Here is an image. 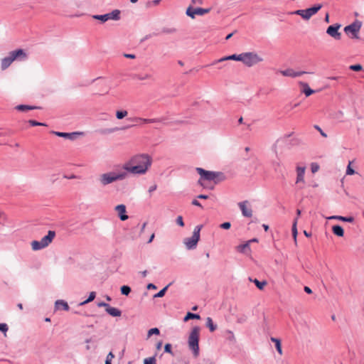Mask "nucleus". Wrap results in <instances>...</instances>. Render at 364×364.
Listing matches in <instances>:
<instances>
[{
    "mask_svg": "<svg viewBox=\"0 0 364 364\" xmlns=\"http://www.w3.org/2000/svg\"><path fill=\"white\" fill-rule=\"evenodd\" d=\"M152 164L151 157L145 154H137L132 156L123 165V169L126 172L133 174H145L150 168Z\"/></svg>",
    "mask_w": 364,
    "mask_h": 364,
    "instance_id": "f257e3e1",
    "label": "nucleus"
},
{
    "mask_svg": "<svg viewBox=\"0 0 364 364\" xmlns=\"http://www.w3.org/2000/svg\"><path fill=\"white\" fill-rule=\"evenodd\" d=\"M127 176V173L126 171L119 173L110 171L100 175L97 180L101 186H105L115 181L123 180Z\"/></svg>",
    "mask_w": 364,
    "mask_h": 364,
    "instance_id": "f03ea898",
    "label": "nucleus"
},
{
    "mask_svg": "<svg viewBox=\"0 0 364 364\" xmlns=\"http://www.w3.org/2000/svg\"><path fill=\"white\" fill-rule=\"evenodd\" d=\"M26 58V54L22 49H18L16 50H13L10 52L8 56L1 59V68L3 70L8 68L11 63L18 58L25 59Z\"/></svg>",
    "mask_w": 364,
    "mask_h": 364,
    "instance_id": "7ed1b4c3",
    "label": "nucleus"
},
{
    "mask_svg": "<svg viewBox=\"0 0 364 364\" xmlns=\"http://www.w3.org/2000/svg\"><path fill=\"white\" fill-rule=\"evenodd\" d=\"M199 335L200 328L198 326H195L193 328L188 337V346L196 357L199 355Z\"/></svg>",
    "mask_w": 364,
    "mask_h": 364,
    "instance_id": "20e7f679",
    "label": "nucleus"
},
{
    "mask_svg": "<svg viewBox=\"0 0 364 364\" xmlns=\"http://www.w3.org/2000/svg\"><path fill=\"white\" fill-rule=\"evenodd\" d=\"M55 236V232L49 230L48 234L44 236L41 240H33L31 242L32 249L35 251L43 249L49 245Z\"/></svg>",
    "mask_w": 364,
    "mask_h": 364,
    "instance_id": "39448f33",
    "label": "nucleus"
},
{
    "mask_svg": "<svg viewBox=\"0 0 364 364\" xmlns=\"http://www.w3.org/2000/svg\"><path fill=\"white\" fill-rule=\"evenodd\" d=\"M263 61V58L255 52H246L242 53L241 62L247 67H252Z\"/></svg>",
    "mask_w": 364,
    "mask_h": 364,
    "instance_id": "423d86ee",
    "label": "nucleus"
},
{
    "mask_svg": "<svg viewBox=\"0 0 364 364\" xmlns=\"http://www.w3.org/2000/svg\"><path fill=\"white\" fill-rule=\"evenodd\" d=\"M321 4H316L314 6L306 9H299L291 12V14L300 16L304 21H309L313 16H314L321 9Z\"/></svg>",
    "mask_w": 364,
    "mask_h": 364,
    "instance_id": "0eeeda50",
    "label": "nucleus"
},
{
    "mask_svg": "<svg viewBox=\"0 0 364 364\" xmlns=\"http://www.w3.org/2000/svg\"><path fill=\"white\" fill-rule=\"evenodd\" d=\"M196 171L200 176V178L198 181V183L203 187H205V186L203 183V181H215L216 178H218L220 176L222 175V173H220L205 171L202 168H196Z\"/></svg>",
    "mask_w": 364,
    "mask_h": 364,
    "instance_id": "6e6552de",
    "label": "nucleus"
},
{
    "mask_svg": "<svg viewBox=\"0 0 364 364\" xmlns=\"http://www.w3.org/2000/svg\"><path fill=\"white\" fill-rule=\"evenodd\" d=\"M200 229H194L191 236L183 239V244L187 250H193L196 247L200 239Z\"/></svg>",
    "mask_w": 364,
    "mask_h": 364,
    "instance_id": "1a4fd4ad",
    "label": "nucleus"
},
{
    "mask_svg": "<svg viewBox=\"0 0 364 364\" xmlns=\"http://www.w3.org/2000/svg\"><path fill=\"white\" fill-rule=\"evenodd\" d=\"M361 22L356 21L344 28L345 33L351 38L359 39V32L361 28Z\"/></svg>",
    "mask_w": 364,
    "mask_h": 364,
    "instance_id": "9d476101",
    "label": "nucleus"
},
{
    "mask_svg": "<svg viewBox=\"0 0 364 364\" xmlns=\"http://www.w3.org/2000/svg\"><path fill=\"white\" fill-rule=\"evenodd\" d=\"M120 11L118 9L113 10L112 12L103 15H94L92 17L95 19L101 21L105 23L109 20L118 21L120 19Z\"/></svg>",
    "mask_w": 364,
    "mask_h": 364,
    "instance_id": "9b49d317",
    "label": "nucleus"
},
{
    "mask_svg": "<svg viewBox=\"0 0 364 364\" xmlns=\"http://www.w3.org/2000/svg\"><path fill=\"white\" fill-rule=\"evenodd\" d=\"M210 9H203V8H196L193 9L192 6H189L186 11V14L188 16L191 17L192 19L196 18V16H203L205 14H208L210 11Z\"/></svg>",
    "mask_w": 364,
    "mask_h": 364,
    "instance_id": "f8f14e48",
    "label": "nucleus"
},
{
    "mask_svg": "<svg viewBox=\"0 0 364 364\" xmlns=\"http://www.w3.org/2000/svg\"><path fill=\"white\" fill-rule=\"evenodd\" d=\"M239 208L245 217L250 218L252 215V209L250 203L247 201L239 203Z\"/></svg>",
    "mask_w": 364,
    "mask_h": 364,
    "instance_id": "ddd939ff",
    "label": "nucleus"
},
{
    "mask_svg": "<svg viewBox=\"0 0 364 364\" xmlns=\"http://www.w3.org/2000/svg\"><path fill=\"white\" fill-rule=\"evenodd\" d=\"M341 28L340 24H334L328 27L326 33L336 40H340L341 38V33L338 31Z\"/></svg>",
    "mask_w": 364,
    "mask_h": 364,
    "instance_id": "4468645a",
    "label": "nucleus"
},
{
    "mask_svg": "<svg viewBox=\"0 0 364 364\" xmlns=\"http://www.w3.org/2000/svg\"><path fill=\"white\" fill-rule=\"evenodd\" d=\"M279 72L283 76L291 77H299L305 73H307L304 71H296L292 68H287L284 70H280Z\"/></svg>",
    "mask_w": 364,
    "mask_h": 364,
    "instance_id": "2eb2a0df",
    "label": "nucleus"
},
{
    "mask_svg": "<svg viewBox=\"0 0 364 364\" xmlns=\"http://www.w3.org/2000/svg\"><path fill=\"white\" fill-rule=\"evenodd\" d=\"M306 167L303 166H297L296 168V183H304V174H305Z\"/></svg>",
    "mask_w": 364,
    "mask_h": 364,
    "instance_id": "dca6fc26",
    "label": "nucleus"
},
{
    "mask_svg": "<svg viewBox=\"0 0 364 364\" xmlns=\"http://www.w3.org/2000/svg\"><path fill=\"white\" fill-rule=\"evenodd\" d=\"M241 58H242V53H240L239 55L233 54V55H231L223 57V58H220L219 60H215L214 63H213V65H215V64H216L218 63L223 62V61H225V60H237V61H240L241 62Z\"/></svg>",
    "mask_w": 364,
    "mask_h": 364,
    "instance_id": "f3484780",
    "label": "nucleus"
},
{
    "mask_svg": "<svg viewBox=\"0 0 364 364\" xmlns=\"http://www.w3.org/2000/svg\"><path fill=\"white\" fill-rule=\"evenodd\" d=\"M115 210L122 220H125L128 218V216L126 215V207L124 205H117Z\"/></svg>",
    "mask_w": 364,
    "mask_h": 364,
    "instance_id": "a211bd4d",
    "label": "nucleus"
},
{
    "mask_svg": "<svg viewBox=\"0 0 364 364\" xmlns=\"http://www.w3.org/2000/svg\"><path fill=\"white\" fill-rule=\"evenodd\" d=\"M250 242L247 241L245 243L237 246L236 249L239 252H241L243 254H249L250 252Z\"/></svg>",
    "mask_w": 364,
    "mask_h": 364,
    "instance_id": "6ab92c4d",
    "label": "nucleus"
},
{
    "mask_svg": "<svg viewBox=\"0 0 364 364\" xmlns=\"http://www.w3.org/2000/svg\"><path fill=\"white\" fill-rule=\"evenodd\" d=\"M299 85L302 87V92L305 94L306 97H309L311 95L315 93V90L311 89L306 82H300Z\"/></svg>",
    "mask_w": 364,
    "mask_h": 364,
    "instance_id": "aec40b11",
    "label": "nucleus"
},
{
    "mask_svg": "<svg viewBox=\"0 0 364 364\" xmlns=\"http://www.w3.org/2000/svg\"><path fill=\"white\" fill-rule=\"evenodd\" d=\"M10 225L11 223L8 215L4 212H0V225L8 226Z\"/></svg>",
    "mask_w": 364,
    "mask_h": 364,
    "instance_id": "412c9836",
    "label": "nucleus"
},
{
    "mask_svg": "<svg viewBox=\"0 0 364 364\" xmlns=\"http://www.w3.org/2000/svg\"><path fill=\"white\" fill-rule=\"evenodd\" d=\"M51 133L58 136L64 137V138L69 139L71 140L75 139V136L76 134V133H65V132H54V131L52 132Z\"/></svg>",
    "mask_w": 364,
    "mask_h": 364,
    "instance_id": "4be33fe9",
    "label": "nucleus"
},
{
    "mask_svg": "<svg viewBox=\"0 0 364 364\" xmlns=\"http://www.w3.org/2000/svg\"><path fill=\"white\" fill-rule=\"evenodd\" d=\"M105 310L108 314L114 317L120 316L122 315V311L119 309L112 307L110 305L109 308L106 309Z\"/></svg>",
    "mask_w": 364,
    "mask_h": 364,
    "instance_id": "5701e85b",
    "label": "nucleus"
},
{
    "mask_svg": "<svg viewBox=\"0 0 364 364\" xmlns=\"http://www.w3.org/2000/svg\"><path fill=\"white\" fill-rule=\"evenodd\" d=\"M55 305L57 309H60V308H62L65 311L69 310V306L68 303L63 300H57L55 301Z\"/></svg>",
    "mask_w": 364,
    "mask_h": 364,
    "instance_id": "b1692460",
    "label": "nucleus"
},
{
    "mask_svg": "<svg viewBox=\"0 0 364 364\" xmlns=\"http://www.w3.org/2000/svg\"><path fill=\"white\" fill-rule=\"evenodd\" d=\"M132 121L141 123H156L159 122L158 119H144L140 117L134 118Z\"/></svg>",
    "mask_w": 364,
    "mask_h": 364,
    "instance_id": "393cba45",
    "label": "nucleus"
},
{
    "mask_svg": "<svg viewBox=\"0 0 364 364\" xmlns=\"http://www.w3.org/2000/svg\"><path fill=\"white\" fill-rule=\"evenodd\" d=\"M224 336L228 341L232 343H235L236 341L234 333L230 330H225L224 331Z\"/></svg>",
    "mask_w": 364,
    "mask_h": 364,
    "instance_id": "a878e982",
    "label": "nucleus"
},
{
    "mask_svg": "<svg viewBox=\"0 0 364 364\" xmlns=\"http://www.w3.org/2000/svg\"><path fill=\"white\" fill-rule=\"evenodd\" d=\"M206 326L211 332L215 331L217 328V326L213 323V321L210 317L207 318Z\"/></svg>",
    "mask_w": 364,
    "mask_h": 364,
    "instance_id": "bb28decb",
    "label": "nucleus"
},
{
    "mask_svg": "<svg viewBox=\"0 0 364 364\" xmlns=\"http://www.w3.org/2000/svg\"><path fill=\"white\" fill-rule=\"evenodd\" d=\"M271 341L275 343V347H276L277 352L280 355H282V345H281L280 340L272 337V338H271Z\"/></svg>",
    "mask_w": 364,
    "mask_h": 364,
    "instance_id": "cd10ccee",
    "label": "nucleus"
},
{
    "mask_svg": "<svg viewBox=\"0 0 364 364\" xmlns=\"http://www.w3.org/2000/svg\"><path fill=\"white\" fill-rule=\"evenodd\" d=\"M36 108V107H32V106L25 105H17L16 107V109L21 112H26L28 110L34 109Z\"/></svg>",
    "mask_w": 364,
    "mask_h": 364,
    "instance_id": "c85d7f7f",
    "label": "nucleus"
},
{
    "mask_svg": "<svg viewBox=\"0 0 364 364\" xmlns=\"http://www.w3.org/2000/svg\"><path fill=\"white\" fill-rule=\"evenodd\" d=\"M328 220H340L342 221L353 222L354 218L353 217L332 216L328 218Z\"/></svg>",
    "mask_w": 364,
    "mask_h": 364,
    "instance_id": "c756f323",
    "label": "nucleus"
},
{
    "mask_svg": "<svg viewBox=\"0 0 364 364\" xmlns=\"http://www.w3.org/2000/svg\"><path fill=\"white\" fill-rule=\"evenodd\" d=\"M95 296H96V293L95 291L90 292L87 299H86L84 301H82L81 303H80L79 305L80 306H83V305H85V304H87V303H89V302H90L92 301H93L95 299Z\"/></svg>",
    "mask_w": 364,
    "mask_h": 364,
    "instance_id": "7c9ffc66",
    "label": "nucleus"
},
{
    "mask_svg": "<svg viewBox=\"0 0 364 364\" xmlns=\"http://www.w3.org/2000/svg\"><path fill=\"white\" fill-rule=\"evenodd\" d=\"M253 282L255 284V285L257 286V287L260 290H262L264 289V287H265V285L267 284L266 281L260 282L257 279H255Z\"/></svg>",
    "mask_w": 364,
    "mask_h": 364,
    "instance_id": "2f4dec72",
    "label": "nucleus"
},
{
    "mask_svg": "<svg viewBox=\"0 0 364 364\" xmlns=\"http://www.w3.org/2000/svg\"><path fill=\"white\" fill-rule=\"evenodd\" d=\"M170 284H168L167 286H166L164 288H163L161 290H160L157 294H154V298H159V297H163L166 293V291H167L168 287H169Z\"/></svg>",
    "mask_w": 364,
    "mask_h": 364,
    "instance_id": "473e14b6",
    "label": "nucleus"
},
{
    "mask_svg": "<svg viewBox=\"0 0 364 364\" xmlns=\"http://www.w3.org/2000/svg\"><path fill=\"white\" fill-rule=\"evenodd\" d=\"M160 333V331L158 328H153L148 331L147 332V338H150L152 335H159Z\"/></svg>",
    "mask_w": 364,
    "mask_h": 364,
    "instance_id": "72a5a7b5",
    "label": "nucleus"
},
{
    "mask_svg": "<svg viewBox=\"0 0 364 364\" xmlns=\"http://www.w3.org/2000/svg\"><path fill=\"white\" fill-rule=\"evenodd\" d=\"M121 293L123 295L128 296L131 292V288L129 286L124 285L120 289Z\"/></svg>",
    "mask_w": 364,
    "mask_h": 364,
    "instance_id": "f704fd0d",
    "label": "nucleus"
},
{
    "mask_svg": "<svg viewBox=\"0 0 364 364\" xmlns=\"http://www.w3.org/2000/svg\"><path fill=\"white\" fill-rule=\"evenodd\" d=\"M190 318L199 319L200 318V316L198 314H193V313L188 312L186 314V316H185L184 321H186L187 320H188Z\"/></svg>",
    "mask_w": 364,
    "mask_h": 364,
    "instance_id": "c9c22d12",
    "label": "nucleus"
},
{
    "mask_svg": "<svg viewBox=\"0 0 364 364\" xmlns=\"http://www.w3.org/2000/svg\"><path fill=\"white\" fill-rule=\"evenodd\" d=\"M128 112L126 110L124 111H117L116 112V117L118 119H123L126 116H127Z\"/></svg>",
    "mask_w": 364,
    "mask_h": 364,
    "instance_id": "e433bc0d",
    "label": "nucleus"
},
{
    "mask_svg": "<svg viewBox=\"0 0 364 364\" xmlns=\"http://www.w3.org/2000/svg\"><path fill=\"white\" fill-rule=\"evenodd\" d=\"M144 364H156V358L155 355L152 357H149L148 358H145L144 360Z\"/></svg>",
    "mask_w": 364,
    "mask_h": 364,
    "instance_id": "4c0bfd02",
    "label": "nucleus"
},
{
    "mask_svg": "<svg viewBox=\"0 0 364 364\" xmlns=\"http://www.w3.org/2000/svg\"><path fill=\"white\" fill-rule=\"evenodd\" d=\"M349 68H350V70H353V71H360V70H362L363 67L360 64H356V65H350L349 67Z\"/></svg>",
    "mask_w": 364,
    "mask_h": 364,
    "instance_id": "58836bf2",
    "label": "nucleus"
},
{
    "mask_svg": "<svg viewBox=\"0 0 364 364\" xmlns=\"http://www.w3.org/2000/svg\"><path fill=\"white\" fill-rule=\"evenodd\" d=\"M9 330L8 325L6 323H0V331L4 333V336H6V332Z\"/></svg>",
    "mask_w": 364,
    "mask_h": 364,
    "instance_id": "ea45409f",
    "label": "nucleus"
},
{
    "mask_svg": "<svg viewBox=\"0 0 364 364\" xmlns=\"http://www.w3.org/2000/svg\"><path fill=\"white\" fill-rule=\"evenodd\" d=\"M28 123L31 125V126H46L45 124L43 123H41V122H38L37 121H35V120H33V119H30L28 120Z\"/></svg>",
    "mask_w": 364,
    "mask_h": 364,
    "instance_id": "a19ab883",
    "label": "nucleus"
},
{
    "mask_svg": "<svg viewBox=\"0 0 364 364\" xmlns=\"http://www.w3.org/2000/svg\"><path fill=\"white\" fill-rule=\"evenodd\" d=\"M355 173V171L351 168V162L350 161L347 170H346V174L347 175H353Z\"/></svg>",
    "mask_w": 364,
    "mask_h": 364,
    "instance_id": "79ce46f5",
    "label": "nucleus"
},
{
    "mask_svg": "<svg viewBox=\"0 0 364 364\" xmlns=\"http://www.w3.org/2000/svg\"><path fill=\"white\" fill-rule=\"evenodd\" d=\"M176 222V225L178 226L182 227L184 225L183 217L181 215L177 217Z\"/></svg>",
    "mask_w": 364,
    "mask_h": 364,
    "instance_id": "37998d69",
    "label": "nucleus"
},
{
    "mask_svg": "<svg viewBox=\"0 0 364 364\" xmlns=\"http://www.w3.org/2000/svg\"><path fill=\"white\" fill-rule=\"evenodd\" d=\"M164 351L166 353H168L171 355H173V352L171 350V345L170 343H166L164 346Z\"/></svg>",
    "mask_w": 364,
    "mask_h": 364,
    "instance_id": "c03bdc74",
    "label": "nucleus"
},
{
    "mask_svg": "<svg viewBox=\"0 0 364 364\" xmlns=\"http://www.w3.org/2000/svg\"><path fill=\"white\" fill-rule=\"evenodd\" d=\"M311 169L312 173H316L318 171L319 166L317 164L313 163L311 165Z\"/></svg>",
    "mask_w": 364,
    "mask_h": 364,
    "instance_id": "a18cd8bd",
    "label": "nucleus"
},
{
    "mask_svg": "<svg viewBox=\"0 0 364 364\" xmlns=\"http://www.w3.org/2000/svg\"><path fill=\"white\" fill-rule=\"evenodd\" d=\"M334 234H336L338 236H343V230L344 229H332Z\"/></svg>",
    "mask_w": 364,
    "mask_h": 364,
    "instance_id": "49530a36",
    "label": "nucleus"
},
{
    "mask_svg": "<svg viewBox=\"0 0 364 364\" xmlns=\"http://www.w3.org/2000/svg\"><path fill=\"white\" fill-rule=\"evenodd\" d=\"M157 188L156 184H153L149 188L148 192L151 195L152 192L155 191Z\"/></svg>",
    "mask_w": 364,
    "mask_h": 364,
    "instance_id": "de8ad7c7",
    "label": "nucleus"
},
{
    "mask_svg": "<svg viewBox=\"0 0 364 364\" xmlns=\"http://www.w3.org/2000/svg\"><path fill=\"white\" fill-rule=\"evenodd\" d=\"M292 230V235L294 237L295 243H296V235L298 233V229H291Z\"/></svg>",
    "mask_w": 364,
    "mask_h": 364,
    "instance_id": "09e8293b",
    "label": "nucleus"
},
{
    "mask_svg": "<svg viewBox=\"0 0 364 364\" xmlns=\"http://www.w3.org/2000/svg\"><path fill=\"white\" fill-rule=\"evenodd\" d=\"M97 306H98L99 307L104 306V307H105V309H108V308H109V304H108L105 303V302H103V301H102V302H100V303L97 304Z\"/></svg>",
    "mask_w": 364,
    "mask_h": 364,
    "instance_id": "8fccbe9b",
    "label": "nucleus"
},
{
    "mask_svg": "<svg viewBox=\"0 0 364 364\" xmlns=\"http://www.w3.org/2000/svg\"><path fill=\"white\" fill-rule=\"evenodd\" d=\"M303 232L307 237H311L312 235V232L311 230H304Z\"/></svg>",
    "mask_w": 364,
    "mask_h": 364,
    "instance_id": "3c124183",
    "label": "nucleus"
},
{
    "mask_svg": "<svg viewBox=\"0 0 364 364\" xmlns=\"http://www.w3.org/2000/svg\"><path fill=\"white\" fill-rule=\"evenodd\" d=\"M193 4L201 5L203 2V0H191Z\"/></svg>",
    "mask_w": 364,
    "mask_h": 364,
    "instance_id": "603ef678",
    "label": "nucleus"
},
{
    "mask_svg": "<svg viewBox=\"0 0 364 364\" xmlns=\"http://www.w3.org/2000/svg\"><path fill=\"white\" fill-rule=\"evenodd\" d=\"M230 225H231L229 222H225V223H222L220 225V228H230Z\"/></svg>",
    "mask_w": 364,
    "mask_h": 364,
    "instance_id": "864d4df0",
    "label": "nucleus"
},
{
    "mask_svg": "<svg viewBox=\"0 0 364 364\" xmlns=\"http://www.w3.org/2000/svg\"><path fill=\"white\" fill-rule=\"evenodd\" d=\"M315 128H316L317 130H318V131H319V132L321 133V134L323 136H324V137H326V136H327L326 134H325V133L322 131V129H321L318 126H315Z\"/></svg>",
    "mask_w": 364,
    "mask_h": 364,
    "instance_id": "5fc2aeb1",
    "label": "nucleus"
},
{
    "mask_svg": "<svg viewBox=\"0 0 364 364\" xmlns=\"http://www.w3.org/2000/svg\"><path fill=\"white\" fill-rule=\"evenodd\" d=\"M114 357V354L112 352H109L107 356L106 360H112V359Z\"/></svg>",
    "mask_w": 364,
    "mask_h": 364,
    "instance_id": "6e6d98bb",
    "label": "nucleus"
},
{
    "mask_svg": "<svg viewBox=\"0 0 364 364\" xmlns=\"http://www.w3.org/2000/svg\"><path fill=\"white\" fill-rule=\"evenodd\" d=\"M147 289H156V286L152 283H150L147 285Z\"/></svg>",
    "mask_w": 364,
    "mask_h": 364,
    "instance_id": "4d7b16f0",
    "label": "nucleus"
},
{
    "mask_svg": "<svg viewBox=\"0 0 364 364\" xmlns=\"http://www.w3.org/2000/svg\"><path fill=\"white\" fill-rule=\"evenodd\" d=\"M304 290L307 294H310L312 293V290L309 287H304Z\"/></svg>",
    "mask_w": 364,
    "mask_h": 364,
    "instance_id": "13d9d810",
    "label": "nucleus"
},
{
    "mask_svg": "<svg viewBox=\"0 0 364 364\" xmlns=\"http://www.w3.org/2000/svg\"><path fill=\"white\" fill-rule=\"evenodd\" d=\"M161 346H162V341H159V342L156 343V348L157 350H160V349H161Z\"/></svg>",
    "mask_w": 364,
    "mask_h": 364,
    "instance_id": "bf43d9fd",
    "label": "nucleus"
},
{
    "mask_svg": "<svg viewBox=\"0 0 364 364\" xmlns=\"http://www.w3.org/2000/svg\"><path fill=\"white\" fill-rule=\"evenodd\" d=\"M192 204H193V205H196V206L201 207L200 203L197 200H193L192 201Z\"/></svg>",
    "mask_w": 364,
    "mask_h": 364,
    "instance_id": "052dcab7",
    "label": "nucleus"
},
{
    "mask_svg": "<svg viewBox=\"0 0 364 364\" xmlns=\"http://www.w3.org/2000/svg\"><path fill=\"white\" fill-rule=\"evenodd\" d=\"M198 198H200V199H207L208 198V196L207 195H199L198 196Z\"/></svg>",
    "mask_w": 364,
    "mask_h": 364,
    "instance_id": "680f3d73",
    "label": "nucleus"
},
{
    "mask_svg": "<svg viewBox=\"0 0 364 364\" xmlns=\"http://www.w3.org/2000/svg\"><path fill=\"white\" fill-rule=\"evenodd\" d=\"M124 56L128 58H132V59L135 58V55L133 54H125Z\"/></svg>",
    "mask_w": 364,
    "mask_h": 364,
    "instance_id": "e2e57ef3",
    "label": "nucleus"
},
{
    "mask_svg": "<svg viewBox=\"0 0 364 364\" xmlns=\"http://www.w3.org/2000/svg\"><path fill=\"white\" fill-rule=\"evenodd\" d=\"M154 237V233H151L147 242L150 243L153 240Z\"/></svg>",
    "mask_w": 364,
    "mask_h": 364,
    "instance_id": "0e129e2a",
    "label": "nucleus"
},
{
    "mask_svg": "<svg viewBox=\"0 0 364 364\" xmlns=\"http://www.w3.org/2000/svg\"><path fill=\"white\" fill-rule=\"evenodd\" d=\"M161 0H154L151 3L154 5V6H156L159 4V3L160 2Z\"/></svg>",
    "mask_w": 364,
    "mask_h": 364,
    "instance_id": "69168bd1",
    "label": "nucleus"
},
{
    "mask_svg": "<svg viewBox=\"0 0 364 364\" xmlns=\"http://www.w3.org/2000/svg\"><path fill=\"white\" fill-rule=\"evenodd\" d=\"M232 35H233V33H231L228 34V35L226 36L225 39H226V40L230 39V38L232 36Z\"/></svg>",
    "mask_w": 364,
    "mask_h": 364,
    "instance_id": "338daca9",
    "label": "nucleus"
},
{
    "mask_svg": "<svg viewBox=\"0 0 364 364\" xmlns=\"http://www.w3.org/2000/svg\"><path fill=\"white\" fill-rule=\"evenodd\" d=\"M325 21H326V22H329V16H328V14L326 15Z\"/></svg>",
    "mask_w": 364,
    "mask_h": 364,
    "instance_id": "774afa93",
    "label": "nucleus"
}]
</instances>
